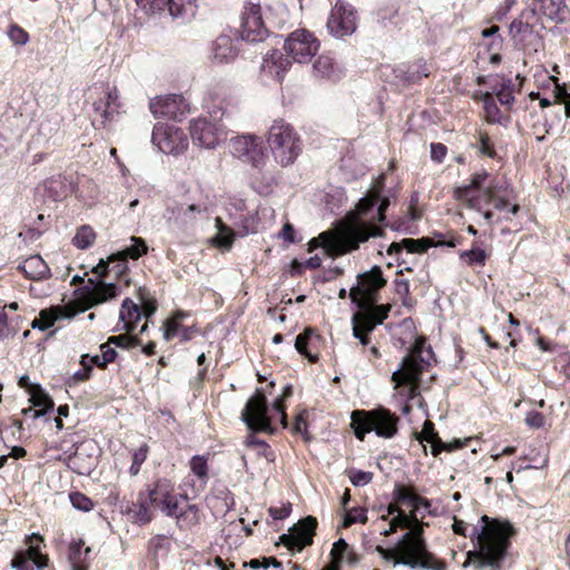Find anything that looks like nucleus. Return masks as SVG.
<instances>
[{"instance_id":"1","label":"nucleus","mask_w":570,"mask_h":570,"mask_svg":"<svg viewBox=\"0 0 570 570\" xmlns=\"http://www.w3.org/2000/svg\"><path fill=\"white\" fill-rule=\"evenodd\" d=\"M383 186L384 176L381 175L368 193L358 200L355 209L347 214V224L338 239L322 233L308 242V250L322 247L328 255H343L358 249L360 245L371 237L382 236L383 230L376 223L384 222L390 205L389 198L381 196Z\"/></svg>"},{"instance_id":"2","label":"nucleus","mask_w":570,"mask_h":570,"mask_svg":"<svg viewBox=\"0 0 570 570\" xmlns=\"http://www.w3.org/2000/svg\"><path fill=\"white\" fill-rule=\"evenodd\" d=\"M481 521L483 525L480 529L474 527L472 533L476 535L478 549L468 553V562L474 564L478 570H501L514 530L509 522L490 519L487 515H483Z\"/></svg>"},{"instance_id":"3","label":"nucleus","mask_w":570,"mask_h":570,"mask_svg":"<svg viewBox=\"0 0 570 570\" xmlns=\"http://www.w3.org/2000/svg\"><path fill=\"white\" fill-rule=\"evenodd\" d=\"M375 551L385 561H393L394 566L404 564L411 568L444 570V564L426 550L421 527L405 532L394 549L377 546Z\"/></svg>"},{"instance_id":"4","label":"nucleus","mask_w":570,"mask_h":570,"mask_svg":"<svg viewBox=\"0 0 570 570\" xmlns=\"http://www.w3.org/2000/svg\"><path fill=\"white\" fill-rule=\"evenodd\" d=\"M433 352L426 346L424 337H417L410 352L404 356L401 366L393 372L392 381L396 385H410L412 393L419 387L423 372L431 365Z\"/></svg>"},{"instance_id":"5","label":"nucleus","mask_w":570,"mask_h":570,"mask_svg":"<svg viewBox=\"0 0 570 570\" xmlns=\"http://www.w3.org/2000/svg\"><path fill=\"white\" fill-rule=\"evenodd\" d=\"M209 118L194 119L189 127L194 144L207 149L215 148L226 139L228 124L233 120V112L217 107L210 111Z\"/></svg>"},{"instance_id":"6","label":"nucleus","mask_w":570,"mask_h":570,"mask_svg":"<svg viewBox=\"0 0 570 570\" xmlns=\"http://www.w3.org/2000/svg\"><path fill=\"white\" fill-rule=\"evenodd\" d=\"M400 419L384 407L373 411H354L352 413L351 426L355 436L363 441L365 435L372 431L376 435L391 439L397 433Z\"/></svg>"},{"instance_id":"7","label":"nucleus","mask_w":570,"mask_h":570,"mask_svg":"<svg viewBox=\"0 0 570 570\" xmlns=\"http://www.w3.org/2000/svg\"><path fill=\"white\" fill-rule=\"evenodd\" d=\"M267 142L274 159L283 167L293 164L302 151L299 136L284 120H275L268 130Z\"/></svg>"},{"instance_id":"8","label":"nucleus","mask_w":570,"mask_h":570,"mask_svg":"<svg viewBox=\"0 0 570 570\" xmlns=\"http://www.w3.org/2000/svg\"><path fill=\"white\" fill-rule=\"evenodd\" d=\"M229 148L239 160L259 170L264 168L267 155L261 137L250 134L236 136L230 139Z\"/></svg>"},{"instance_id":"9","label":"nucleus","mask_w":570,"mask_h":570,"mask_svg":"<svg viewBox=\"0 0 570 570\" xmlns=\"http://www.w3.org/2000/svg\"><path fill=\"white\" fill-rule=\"evenodd\" d=\"M320 41L306 29H297L288 35L284 42V50L298 63L308 62L318 51Z\"/></svg>"},{"instance_id":"10","label":"nucleus","mask_w":570,"mask_h":570,"mask_svg":"<svg viewBox=\"0 0 570 570\" xmlns=\"http://www.w3.org/2000/svg\"><path fill=\"white\" fill-rule=\"evenodd\" d=\"M151 141L160 151L171 155H179L188 147L186 134L175 125H156L153 130Z\"/></svg>"},{"instance_id":"11","label":"nucleus","mask_w":570,"mask_h":570,"mask_svg":"<svg viewBox=\"0 0 570 570\" xmlns=\"http://www.w3.org/2000/svg\"><path fill=\"white\" fill-rule=\"evenodd\" d=\"M327 29L335 38L352 35L357 27L355 9L344 0H337L327 19Z\"/></svg>"},{"instance_id":"12","label":"nucleus","mask_w":570,"mask_h":570,"mask_svg":"<svg viewBox=\"0 0 570 570\" xmlns=\"http://www.w3.org/2000/svg\"><path fill=\"white\" fill-rule=\"evenodd\" d=\"M138 7L146 12H156L168 9L171 18L178 23L190 21L195 14L197 6L194 0H135Z\"/></svg>"},{"instance_id":"13","label":"nucleus","mask_w":570,"mask_h":570,"mask_svg":"<svg viewBox=\"0 0 570 570\" xmlns=\"http://www.w3.org/2000/svg\"><path fill=\"white\" fill-rule=\"evenodd\" d=\"M267 411L266 397L261 390H257L247 401L242 412V420L250 431L273 432Z\"/></svg>"},{"instance_id":"14","label":"nucleus","mask_w":570,"mask_h":570,"mask_svg":"<svg viewBox=\"0 0 570 570\" xmlns=\"http://www.w3.org/2000/svg\"><path fill=\"white\" fill-rule=\"evenodd\" d=\"M174 483L168 479H158L147 489L145 495L153 507L161 510L166 515L177 514L178 501L174 494Z\"/></svg>"},{"instance_id":"15","label":"nucleus","mask_w":570,"mask_h":570,"mask_svg":"<svg viewBox=\"0 0 570 570\" xmlns=\"http://www.w3.org/2000/svg\"><path fill=\"white\" fill-rule=\"evenodd\" d=\"M385 284L386 281L383 277L382 269L375 266L370 272L358 275V284L351 288L350 297L352 302L361 306L360 297L373 301L375 293Z\"/></svg>"},{"instance_id":"16","label":"nucleus","mask_w":570,"mask_h":570,"mask_svg":"<svg viewBox=\"0 0 570 570\" xmlns=\"http://www.w3.org/2000/svg\"><path fill=\"white\" fill-rule=\"evenodd\" d=\"M268 35L262 18V8L258 4H250L242 16L240 36L249 42L263 41Z\"/></svg>"},{"instance_id":"17","label":"nucleus","mask_w":570,"mask_h":570,"mask_svg":"<svg viewBox=\"0 0 570 570\" xmlns=\"http://www.w3.org/2000/svg\"><path fill=\"white\" fill-rule=\"evenodd\" d=\"M149 109L156 118L178 119L188 111V105L181 95H167L151 99Z\"/></svg>"},{"instance_id":"18","label":"nucleus","mask_w":570,"mask_h":570,"mask_svg":"<svg viewBox=\"0 0 570 570\" xmlns=\"http://www.w3.org/2000/svg\"><path fill=\"white\" fill-rule=\"evenodd\" d=\"M316 519L307 517L289 529L288 533L281 535V542L288 549L301 551L304 547L312 544L316 528Z\"/></svg>"},{"instance_id":"19","label":"nucleus","mask_w":570,"mask_h":570,"mask_svg":"<svg viewBox=\"0 0 570 570\" xmlns=\"http://www.w3.org/2000/svg\"><path fill=\"white\" fill-rule=\"evenodd\" d=\"M40 541L41 538L37 534L29 537L28 549L14 556L11 567L16 570H33V566L41 570L47 567L48 558L40 552Z\"/></svg>"},{"instance_id":"20","label":"nucleus","mask_w":570,"mask_h":570,"mask_svg":"<svg viewBox=\"0 0 570 570\" xmlns=\"http://www.w3.org/2000/svg\"><path fill=\"white\" fill-rule=\"evenodd\" d=\"M79 299L86 305L85 309H88L115 298L117 296V286L114 283H104L89 278L88 284L79 289Z\"/></svg>"},{"instance_id":"21","label":"nucleus","mask_w":570,"mask_h":570,"mask_svg":"<svg viewBox=\"0 0 570 570\" xmlns=\"http://www.w3.org/2000/svg\"><path fill=\"white\" fill-rule=\"evenodd\" d=\"M94 111L97 118L94 119V124L97 121L105 126L107 122L112 121L119 114L120 102L119 94L116 87H107L102 96L94 101Z\"/></svg>"},{"instance_id":"22","label":"nucleus","mask_w":570,"mask_h":570,"mask_svg":"<svg viewBox=\"0 0 570 570\" xmlns=\"http://www.w3.org/2000/svg\"><path fill=\"white\" fill-rule=\"evenodd\" d=\"M203 212L204 208L200 205L191 204L185 206L176 200H169L166 204V209L163 216L169 225L183 228L195 220L196 214H200Z\"/></svg>"},{"instance_id":"23","label":"nucleus","mask_w":570,"mask_h":570,"mask_svg":"<svg viewBox=\"0 0 570 570\" xmlns=\"http://www.w3.org/2000/svg\"><path fill=\"white\" fill-rule=\"evenodd\" d=\"M488 178L489 174L485 170L475 173L472 176L470 184L458 187L454 190L455 198L464 202L468 208L481 212L482 194H476V191L485 185Z\"/></svg>"},{"instance_id":"24","label":"nucleus","mask_w":570,"mask_h":570,"mask_svg":"<svg viewBox=\"0 0 570 570\" xmlns=\"http://www.w3.org/2000/svg\"><path fill=\"white\" fill-rule=\"evenodd\" d=\"M460 244V239L458 237H451L449 240L441 242L439 240L436 244L431 242L429 238H404L401 242H393L389 248V255H399L403 249H406L407 253H424L432 246H448L455 247Z\"/></svg>"},{"instance_id":"25","label":"nucleus","mask_w":570,"mask_h":570,"mask_svg":"<svg viewBox=\"0 0 570 570\" xmlns=\"http://www.w3.org/2000/svg\"><path fill=\"white\" fill-rule=\"evenodd\" d=\"M417 440L429 442L432 444V454L436 456L442 451H453L455 449L463 448L465 442L455 440L452 443H444L434 430V424L431 421H425L422 431L417 434Z\"/></svg>"},{"instance_id":"26","label":"nucleus","mask_w":570,"mask_h":570,"mask_svg":"<svg viewBox=\"0 0 570 570\" xmlns=\"http://www.w3.org/2000/svg\"><path fill=\"white\" fill-rule=\"evenodd\" d=\"M237 50L229 36L220 35L212 43L209 59L213 63L223 65L234 61Z\"/></svg>"},{"instance_id":"27","label":"nucleus","mask_w":570,"mask_h":570,"mask_svg":"<svg viewBox=\"0 0 570 570\" xmlns=\"http://www.w3.org/2000/svg\"><path fill=\"white\" fill-rule=\"evenodd\" d=\"M291 65V60L279 50H272L264 57L262 62V70L267 76L282 81Z\"/></svg>"},{"instance_id":"28","label":"nucleus","mask_w":570,"mask_h":570,"mask_svg":"<svg viewBox=\"0 0 570 570\" xmlns=\"http://www.w3.org/2000/svg\"><path fill=\"white\" fill-rule=\"evenodd\" d=\"M313 75L320 79L337 81L343 76V70L330 53H323L313 63Z\"/></svg>"},{"instance_id":"29","label":"nucleus","mask_w":570,"mask_h":570,"mask_svg":"<svg viewBox=\"0 0 570 570\" xmlns=\"http://www.w3.org/2000/svg\"><path fill=\"white\" fill-rule=\"evenodd\" d=\"M393 514L396 515L391 520L390 527L382 532L385 537L395 533L397 529H412L413 523L417 522V517L414 513L406 514L396 504H390L386 508V514H383L382 519L385 520Z\"/></svg>"},{"instance_id":"30","label":"nucleus","mask_w":570,"mask_h":570,"mask_svg":"<svg viewBox=\"0 0 570 570\" xmlns=\"http://www.w3.org/2000/svg\"><path fill=\"white\" fill-rule=\"evenodd\" d=\"M127 257L121 252L112 254L107 261L100 259L99 264L92 268V273L99 277H105L108 273H114L117 278H121L126 273Z\"/></svg>"},{"instance_id":"31","label":"nucleus","mask_w":570,"mask_h":570,"mask_svg":"<svg viewBox=\"0 0 570 570\" xmlns=\"http://www.w3.org/2000/svg\"><path fill=\"white\" fill-rule=\"evenodd\" d=\"M24 276L32 281L48 279L51 272L40 255H31L18 266Z\"/></svg>"},{"instance_id":"32","label":"nucleus","mask_w":570,"mask_h":570,"mask_svg":"<svg viewBox=\"0 0 570 570\" xmlns=\"http://www.w3.org/2000/svg\"><path fill=\"white\" fill-rule=\"evenodd\" d=\"M141 318L140 306L134 303L130 298H125L121 304L119 313V321L122 323V328L127 333L135 331L137 322Z\"/></svg>"},{"instance_id":"33","label":"nucleus","mask_w":570,"mask_h":570,"mask_svg":"<svg viewBox=\"0 0 570 570\" xmlns=\"http://www.w3.org/2000/svg\"><path fill=\"white\" fill-rule=\"evenodd\" d=\"M353 336L358 338L362 345L368 344L367 333L372 332L375 326L379 324L376 320H374L371 314H354L353 318Z\"/></svg>"},{"instance_id":"34","label":"nucleus","mask_w":570,"mask_h":570,"mask_svg":"<svg viewBox=\"0 0 570 570\" xmlns=\"http://www.w3.org/2000/svg\"><path fill=\"white\" fill-rule=\"evenodd\" d=\"M318 335L312 328H305V331L298 334L295 338L296 351L307 357L311 362L315 363L318 360L317 354H313L309 347L314 345L315 341H318Z\"/></svg>"},{"instance_id":"35","label":"nucleus","mask_w":570,"mask_h":570,"mask_svg":"<svg viewBox=\"0 0 570 570\" xmlns=\"http://www.w3.org/2000/svg\"><path fill=\"white\" fill-rule=\"evenodd\" d=\"M85 542L82 540L73 541L69 546L68 559L71 563L72 570H88L86 559L90 553V548L83 549Z\"/></svg>"},{"instance_id":"36","label":"nucleus","mask_w":570,"mask_h":570,"mask_svg":"<svg viewBox=\"0 0 570 570\" xmlns=\"http://www.w3.org/2000/svg\"><path fill=\"white\" fill-rule=\"evenodd\" d=\"M30 401L33 406L40 407V410L35 411V417H40L55 407L52 399L40 386H33L31 389Z\"/></svg>"},{"instance_id":"37","label":"nucleus","mask_w":570,"mask_h":570,"mask_svg":"<svg viewBox=\"0 0 570 570\" xmlns=\"http://www.w3.org/2000/svg\"><path fill=\"white\" fill-rule=\"evenodd\" d=\"M331 556L338 563L355 564L358 561L357 554L344 539H340L333 544Z\"/></svg>"},{"instance_id":"38","label":"nucleus","mask_w":570,"mask_h":570,"mask_svg":"<svg viewBox=\"0 0 570 570\" xmlns=\"http://www.w3.org/2000/svg\"><path fill=\"white\" fill-rule=\"evenodd\" d=\"M377 23L386 30H393L401 23L399 10L394 7L383 8L376 12Z\"/></svg>"},{"instance_id":"39","label":"nucleus","mask_w":570,"mask_h":570,"mask_svg":"<svg viewBox=\"0 0 570 570\" xmlns=\"http://www.w3.org/2000/svg\"><path fill=\"white\" fill-rule=\"evenodd\" d=\"M150 507L153 505L145 495V492H140L137 503L132 504V508L129 509V513H132V517L137 522L148 523L151 519Z\"/></svg>"},{"instance_id":"40","label":"nucleus","mask_w":570,"mask_h":570,"mask_svg":"<svg viewBox=\"0 0 570 570\" xmlns=\"http://www.w3.org/2000/svg\"><path fill=\"white\" fill-rule=\"evenodd\" d=\"M217 235L214 237V244L218 247L228 249L232 247L235 232L225 225L220 218H216Z\"/></svg>"},{"instance_id":"41","label":"nucleus","mask_w":570,"mask_h":570,"mask_svg":"<svg viewBox=\"0 0 570 570\" xmlns=\"http://www.w3.org/2000/svg\"><path fill=\"white\" fill-rule=\"evenodd\" d=\"M75 314H76L75 312L68 311V308L65 306H57V307H52L50 309L41 311L39 317L43 322V324L50 323V327H51L55 325V323L58 320L72 318L75 316Z\"/></svg>"},{"instance_id":"42","label":"nucleus","mask_w":570,"mask_h":570,"mask_svg":"<svg viewBox=\"0 0 570 570\" xmlns=\"http://www.w3.org/2000/svg\"><path fill=\"white\" fill-rule=\"evenodd\" d=\"M459 256L460 259H462L466 265H476L481 267H483L487 264V261L489 258V254L480 247H473L469 250H462L460 252Z\"/></svg>"},{"instance_id":"43","label":"nucleus","mask_w":570,"mask_h":570,"mask_svg":"<svg viewBox=\"0 0 570 570\" xmlns=\"http://www.w3.org/2000/svg\"><path fill=\"white\" fill-rule=\"evenodd\" d=\"M480 100L483 102L487 120L492 124L500 122V109L497 106L492 94L482 92L480 95Z\"/></svg>"},{"instance_id":"44","label":"nucleus","mask_w":570,"mask_h":570,"mask_svg":"<svg viewBox=\"0 0 570 570\" xmlns=\"http://www.w3.org/2000/svg\"><path fill=\"white\" fill-rule=\"evenodd\" d=\"M95 238H96V234H95L94 229L91 227L85 225V226H81L77 230V233L72 239V243L76 247H78L80 249H86L94 244Z\"/></svg>"},{"instance_id":"45","label":"nucleus","mask_w":570,"mask_h":570,"mask_svg":"<svg viewBox=\"0 0 570 570\" xmlns=\"http://www.w3.org/2000/svg\"><path fill=\"white\" fill-rule=\"evenodd\" d=\"M190 470L200 480L204 488L208 481L207 459L203 455H194L190 460Z\"/></svg>"},{"instance_id":"46","label":"nucleus","mask_w":570,"mask_h":570,"mask_svg":"<svg viewBox=\"0 0 570 570\" xmlns=\"http://www.w3.org/2000/svg\"><path fill=\"white\" fill-rule=\"evenodd\" d=\"M100 355H95L91 357V363H95L96 366L104 368L107 364L116 360L117 352L108 341L100 345Z\"/></svg>"},{"instance_id":"47","label":"nucleus","mask_w":570,"mask_h":570,"mask_svg":"<svg viewBox=\"0 0 570 570\" xmlns=\"http://www.w3.org/2000/svg\"><path fill=\"white\" fill-rule=\"evenodd\" d=\"M513 82L511 79L504 80L495 95L502 106L511 107L514 102Z\"/></svg>"},{"instance_id":"48","label":"nucleus","mask_w":570,"mask_h":570,"mask_svg":"<svg viewBox=\"0 0 570 570\" xmlns=\"http://www.w3.org/2000/svg\"><path fill=\"white\" fill-rule=\"evenodd\" d=\"M149 446L148 444H141L137 450L132 453V462L129 468L130 475L135 476L139 473L141 464L146 461L148 456Z\"/></svg>"},{"instance_id":"49","label":"nucleus","mask_w":570,"mask_h":570,"mask_svg":"<svg viewBox=\"0 0 570 570\" xmlns=\"http://www.w3.org/2000/svg\"><path fill=\"white\" fill-rule=\"evenodd\" d=\"M505 188V184L499 180H491L482 190L481 204H490Z\"/></svg>"},{"instance_id":"50","label":"nucleus","mask_w":570,"mask_h":570,"mask_svg":"<svg viewBox=\"0 0 570 570\" xmlns=\"http://www.w3.org/2000/svg\"><path fill=\"white\" fill-rule=\"evenodd\" d=\"M562 0H537V8L544 16L554 18L561 10Z\"/></svg>"},{"instance_id":"51","label":"nucleus","mask_w":570,"mask_h":570,"mask_svg":"<svg viewBox=\"0 0 570 570\" xmlns=\"http://www.w3.org/2000/svg\"><path fill=\"white\" fill-rule=\"evenodd\" d=\"M130 239L132 244L120 252L126 255L127 258L137 259L147 252V245L141 238L131 237Z\"/></svg>"},{"instance_id":"52","label":"nucleus","mask_w":570,"mask_h":570,"mask_svg":"<svg viewBox=\"0 0 570 570\" xmlns=\"http://www.w3.org/2000/svg\"><path fill=\"white\" fill-rule=\"evenodd\" d=\"M181 522H185L188 527L199 523V509L196 504H189L187 508L175 515Z\"/></svg>"},{"instance_id":"53","label":"nucleus","mask_w":570,"mask_h":570,"mask_svg":"<svg viewBox=\"0 0 570 570\" xmlns=\"http://www.w3.org/2000/svg\"><path fill=\"white\" fill-rule=\"evenodd\" d=\"M60 126V119L57 116L46 117L39 124V134L45 138H50L55 132L58 131Z\"/></svg>"},{"instance_id":"54","label":"nucleus","mask_w":570,"mask_h":570,"mask_svg":"<svg viewBox=\"0 0 570 570\" xmlns=\"http://www.w3.org/2000/svg\"><path fill=\"white\" fill-rule=\"evenodd\" d=\"M367 515L366 510L363 508H353L348 511H346L344 520H343V527L348 528L354 523H366Z\"/></svg>"},{"instance_id":"55","label":"nucleus","mask_w":570,"mask_h":570,"mask_svg":"<svg viewBox=\"0 0 570 570\" xmlns=\"http://www.w3.org/2000/svg\"><path fill=\"white\" fill-rule=\"evenodd\" d=\"M347 476L354 487H364L373 479L372 472L351 469L347 471Z\"/></svg>"},{"instance_id":"56","label":"nucleus","mask_w":570,"mask_h":570,"mask_svg":"<svg viewBox=\"0 0 570 570\" xmlns=\"http://www.w3.org/2000/svg\"><path fill=\"white\" fill-rule=\"evenodd\" d=\"M108 342L111 345H115L118 347H124V348H131V347L140 345V340L138 337L131 336L128 334L110 336L108 338Z\"/></svg>"},{"instance_id":"57","label":"nucleus","mask_w":570,"mask_h":570,"mask_svg":"<svg viewBox=\"0 0 570 570\" xmlns=\"http://www.w3.org/2000/svg\"><path fill=\"white\" fill-rule=\"evenodd\" d=\"M70 501L73 508L80 511H90L94 508L92 501L80 492H73L70 494Z\"/></svg>"},{"instance_id":"58","label":"nucleus","mask_w":570,"mask_h":570,"mask_svg":"<svg viewBox=\"0 0 570 570\" xmlns=\"http://www.w3.org/2000/svg\"><path fill=\"white\" fill-rule=\"evenodd\" d=\"M509 31L513 38H520V40H523L524 36L531 33L532 28L528 22L515 19L511 22Z\"/></svg>"},{"instance_id":"59","label":"nucleus","mask_w":570,"mask_h":570,"mask_svg":"<svg viewBox=\"0 0 570 570\" xmlns=\"http://www.w3.org/2000/svg\"><path fill=\"white\" fill-rule=\"evenodd\" d=\"M393 498L396 502L409 503L413 507L414 498H416V493L412 492L410 489H407L403 485H396L393 491Z\"/></svg>"},{"instance_id":"60","label":"nucleus","mask_w":570,"mask_h":570,"mask_svg":"<svg viewBox=\"0 0 570 570\" xmlns=\"http://www.w3.org/2000/svg\"><path fill=\"white\" fill-rule=\"evenodd\" d=\"M8 37L14 45L19 46L26 45L29 40L28 32L17 24L10 27Z\"/></svg>"},{"instance_id":"61","label":"nucleus","mask_w":570,"mask_h":570,"mask_svg":"<svg viewBox=\"0 0 570 570\" xmlns=\"http://www.w3.org/2000/svg\"><path fill=\"white\" fill-rule=\"evenodd\" d=\"M391 311V305H374L370 314L371 316L376 320V323L382 324L385 318H387L389 313Z\"/></svg>"},{"instance_id":"62","label":"nucleus","mask_w":570,"mask_h":570,"mask_svg":"<svg viewBox=\"0 0 570 570\" xmlns=\"http://www.w3.org/2000/svg\"><path fill=\"white\" fill-rule=\"evenodd\" d=\"M448 148L441 142L431 144V159L435 163H442L446 156Z\"/></svg>"},{"instance_id":"63","label":"nucleus","mask_w":570,"mask_h":570,"mask_svg":"<svg viewBox=\"0 0 570 570\" xmlns=\"http://www.w3.org/2000/svg\"><path fill=\"white\" fill-rule=\"evenodd\" d=\"M291 511H292L291 503L283 504L279 508L271 507L268 509V513L274 520H283V519L287 518L289 515Z\"/></svg>"},{"instance_id":"64","label":"nucleus","mask_w":570,"mask_h":570,"mask_svg":"<svg viewBox=\"0 0 570 570\" xmlns=\"http://www.w3.org/2000/svg\"><path fill=\"white\" fill-rule=\"evenodd\" d=\"M546 419L540 412H529L525 416V423L530 428L539 429L544 425Z\"/></svg>"}]
</instances>
